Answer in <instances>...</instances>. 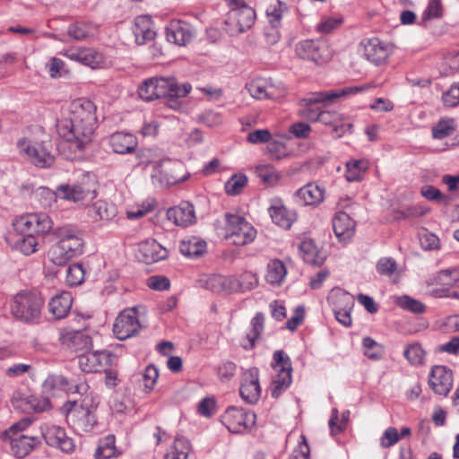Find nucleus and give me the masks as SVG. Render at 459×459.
<instances>
[{"instance_id": "3c124183", "label": "nucleus", "mask_w": 459, "mask_h": 459, "mask_svg": "<svg viewBox=\"0 0 459 459\" xmlns=\"http://www.w3.org/2000/svg\"><path fill=\"white\" fill-rule=\"evenodd\" d=\"M457 281H459V268L441 270L435 277L436 284L447 288Z\"/></svg>"}, {"instance_id": "2f4dec72", "label": "nucleus", "mask_w": 459, "mask_h": 459, "mask_svg": "<svg viewBox=\"0 0 459 459\" xmlns=\"http://www.w3.org/2000/svg\"><path fill=\"white\" fill-rule=\"evenodd\" d=\"M299 251L303 260L313 265H322L326 258L325 252L319 249L314 240L310 238L305 239L300 243Z\"/></svg>"}, {"instance_id": "9b49d317", "label": "nucleus", "mask_w": 459, "mask_h": 459, "mask_svg": "<svg viewBox=\"0 0 459 459\" xmlns=\"http://www.w3.org/2000/svg\"><path fill=\"white\" fill-rule=\"evenodd\" d=\"M256 415L236 406H230L221 415V422L231 433H244L255 426Z\"/></svg>"}, {"instance_id": "393cba45", "label": "nucleus", "mask_w": 459, "mask_h": 459, "mask_svg": "<svg viewBox=\"0 0 459 459\" xmlns=\"http://www.w3.org/2000/svg\"><path fill=\"white\" fill-rule=\"evenodd\" d=\"M166 37L169 42L186 46L191 41L193 34L186 22L171 21L166 28Z\"/></svg>"}, {"instance_id": "1a4fd4ad", "label": "nucleus", "mask_w": 459, "mask_h": 459, "mask_svg": "<svg viewBox=\"0 0 459 459\" xmlns=\"http://www.w3.org/2000/svg\"><path fill=\"white\" fill-rule=\"evenodd\" d=\"M227 238L236 246H245L251 243L255 236L256 230L247 222L245 218L236 214H226Z\"/></svg>"}, {"instance_id": "c756f323", "label": "nucleus", "mask_w": 459, "mask_h": 459, "mask_svg": "<svg viewBox=\"0 0 459 459\" xmlns=\"http://www.w3.org/2000/svg\"><path fill=\"white\" fill-rule=\"evenodd\" d=\"M13 404L15 409L21 410L24 412H40L46 411L50 407L48 398H39L34 395L23 397V398H13Z\"/></svg>"}, {"instance_id": "4d7b16f0", "label": "nucleus", "mask_w": 459, "mask_h": 459, "mask_svg": "<svg viewBox=\"0 0 459 459\" xmlns=\"http://www.w3.org/2000/svg\"><path fill=\"white\" fill-rule=\"evenodd\" d=\"M138 94L141 99L147 101L158 99L154 78L145 80L143 83L139 87Z\"/></svg>"}, {"instance_id": "8fccbe9b", "label": "nucleus", "mask_w": 459, "mask_h": 459, "mask_svg": "<svg viewBox=\"0 0 459 459\" xmlns=\"http://www.w3.org/2000/svg\"><path fill=\"white\" fill-rule=\"evenodd\" d=\"M250 95L257 100L273 99L272 87H267L263 81H254L247 86Z\"/></svg>"}, {"instance_id": "052dcab7", "label": "nucleus", "mask_w": 459, "mask_h": 459, "mask_svg": "<svg viewBox=\"0 0 459 459\" xmlns=\"http://www.w3.org/2000/svg\"><path fill=\"white\" fill-rule=\"evenodd\" d=\"M159 377V371L158 368L151 364L148 365L143 372V385L147 392H151L156 384V381Z\"/></svg>"}, {"instance_id": "7c9ffc66", "label": "nucleus", "mask_w": 459, "mask_h": 459, "mask_svg": "<svg viewBox=\"0 0 459 459\" xmlns=\"http://www.w3.org/2000/svg\"><path fill=\"white\" fill-rule=\"evenodd\" d=\"M73 304V298L70 292L63 291L54 296L49 303L50 313L57 319L64 318L69 313Z\"/></svg>"}, {"instance_id": "c85d7f7f", "label": "nucleus", "mask_w": 459, "mask_h": 459, "mask_svg": "<svg viewBox=\"0 0 459 459\" xmlns=\"http://www.w3.org/2000/svg\"><path fill=\"white\" fill-rule=\"evenodd\" d=\"M133 33L135 37V42L138 45H144L152 40L156 32L152 28V22L147 15L137 16L134 19Z\"/></svg>"}, {"instance_id": "b1692460", "label": "nucleus", "mask_w": 459, "mask_h": 459, "mask_svg": "<svg viewBox=\"0 0 459 459\" xmlns=\"http://www.w3.org/2000/svg\"><path fill=\"white\" fill-rule=\"evenodd\" d=\"M167 218L178 226L187 227L195 222L194 206L188 202H182L167 211Z\"/></svg>"}, {"instance_id": "338daca9", "label": "nucleus", "mask_w": 459, "mask_h": 459, "mask_svg": "<svg viewBox=\"0 0 459 459\" xmlns=\"http://www.w3.org/2000/svg\"><path fill=\"white\" fill-rule=\"evenodd\" d=\"M247 141L254 144L264 143L272 139V134L268 129H258L250 132L247 137Z\"/></svg>"}, {"instance_id": "f3484780", "label": "nucleus", "mask_w": 459, "mask_h": 459, "mask_svg": "<svg viewBox=\"0 0 459 459\" xmlns=\"http://www.w3.org/2000/svg\"><path fill=\"white\" fill-rule=\"evenodd\" d=\"M429 385L435 394L446 396L453 386V376L446 366H434L431 369Z\"/></svg>"}, {"instance_id": "39448f33", "label": "nucleus", "mask_w": 459, "mask_h": 459, "mask_svg": "<svg viewBox=\"0 0 459 459\" xmlns=\"http://www.w3.org/2000/svg\"><path fill=\"white\" fill-rule=\"evenodd\" d=\"M368 86H352L345 87L338 90H332L327 91L314 92L300 100L299 103L301 108L299 109V115L311 121L318 122L321 111L318 108H315L314 105L318 103H332L338 98L355 94L362 91L364 89H368Z\"/></svg>"}, {"instance_id": "20e7f679", "label": "nucleus", "mask_w": 459, "mask_h": 459, "mask_svg": "<svg viewBox=\"0 0 459 459\" xmlns=\"http://www.w3.org/2000/svg\"><path fill=\"white\" fill-rule=\"evenodd\" d=\"M99 403V397L91 394L80 403L77 401L67 403L65 405L67 422L80 434L91 431L97 423L94 412Z\"/></svg>"}, {"instance_id": "c9c22d12", "label": "nucleus", "mask_w": 459, "mask_h": 459, "mask_svg": "<svg viewBox=\"0 0 459 459\" xmlns=\"http://www.w3.org/2000/svg\"><path fill=\"white\" fill-rule=\"evenodd\" d=\"M290 13V7L285 2L276 0L266 9V15L269 23L273 29H277L281 25V19Z\"/></svg>"}, {"instance_id": "dca6fc26", "label": "nucleus", "mask_w": 459, "mask_h": 459, "mask_svg": "<svg viewBox=\"0 0 459 459\" xmlns=\"http://www.w3.org/2000/svg\"><path fill=\"white\" fill-rule=\"evenodd\" d=\"M113 357L108 351H90L79 356V366L83 372H98L112 364Z\"/></svg>"}, {"instance_id": "13d9d810", "label": "nucleus", "mask_w": 459, "mask_h": 459, "mask_svg": "<svg viewBox=\"0 0 459 459\" xmlns=\"http://www.w3.org/2000/svg\"><path fill=\"white\" fill-rule=\"evenodd\" d=\"M397 304L403 309L420 314L424 312L425 306L419 300L411 299L408 296L400 297Z\"/></svg>"}, {"instance_id": "603ef678", "label": "nucleus", "mask_w": 459, "mask_h": 459, "mask_svg": "<svg viewBox=\"0 0 459 459\" xmlns=\"http://www.w3.org/2000/svg\"><path fill=\"white\" fill-rule=\"evenodd\" d=\"M459 71V51L448 53L440 66V73L448 76Z\"/></svg>"}, {"instance_id": "5701e85b", "label": "nucleus", "mask_w": 459, "mask_h": 459, "mask_svg": "<svg viewBox=\"0 0 459 459\" xmlns=\"http://www.w3.org/2000/svg\"><path fill=\"white\" fill-rule=\"evenodd\" d=\"M138 254L143 263L152 264L165 259L168 251L155 239H148L139 245Z\"/></svg>"}, {"instance_id": "f257e3e1", "label": "nucleus", "mask_w": 459, "mask_h": 459, "mask_svg": "<svg viewBox=\"0 0 459 459\" xmlns=\"http://www.w3.org/2000/svg\"><path fill=\"white\" fill-rule=\"evenodd\" d=\"M96 106L88 99H77L69 105L66 117L57 119L58 135L69 143L70 148L82 151L92 141L96 128Z\"/></svg>"}, {"instance_id": "9d476101", "label": "nucleus", "mask_w": 459, "mask_h": 459, "mask_svg": "<svg viewBox=\"0 0 459 459\" xmlns=\"http://www.w3.org/2000/svg\"><path fill=\"white\" fill-rule=\"evenodd\" d=\"M88 389L89 385L83 376L68 379L62 375H49L42 384V390L45 394H51L56 390H61L83 395Z\"/></svg>"}, {"instance_id": "de8ad7c7", "label": "nucleus", "mask_w": 459, "mask_h": 459, "mask_svg": "<svg viewBox=\"0 0 459 459\" xmlns=\"http://www.w3.org/2000/svg\"><path fill=\"white\" fill-rule=\"evenodd\" d=\"M247 184V177L245 174H234L225 183V192L229 195H237L240 194Z\"/></svg>"}, {"instance_id": "6ab92c4d", "label": "nucleus", "mask_w": 459, "mask_h": 459, "mask_svg": "<svg viewBox=\"0 0 459 459\" xmlns=\"http://www.w3.org/2000/svg\"><path fill=\"white\" fill-rule=\"evenodd\" d=\"M158 99L163 97L183 98L191 91L189 83L178 85L172 77H153Z\"/></svg>"}, {"instance_id": "423d86ee", "label": "nucleus", "mask_w": 459, "mask_h": 459, "mask_svg": "<svg viewBox=\"0 0 459 459\" xmlns=\"http://www.w3.org/2000/svg\"><path fill=\"white\" fill-rule=\"evenodd\" d=\"M17 147L28 161L37 168L49 169L55 163L56 157L53 153V145L48 138L40 141L22 138L18 141Z\"/></svg>"}, {"instance_id": "72a5a7b5", "label": "nucleus", "mask_w": 459, "mask_h": 459, "mask_svg": "<svg viewBox=\"0 0 459 459\" xmlns=\"http://www.w3.org/2000/svg\"><path fill=\"white\" fill-rule=\"evenodd\" d=\"M206 242L195 236H189L180 241L179 251L185 256L199 257L206 251Z\"/></svg>"}, {"instance_id": "4c0bfd02", "label": "nucleus", "mask_w": 459, "mask_h": 459, "mask_svg": "<svg viewBox=\"0 0 459 459\" xmlns=\"http://www.w3.org/2000/svg\"><path fill=\"white\" fill-rule=\"evenodd\" d=\"M286 274V267L281 260L274 259L267 264L265 279L270 284L280 285L284 280Z\"/></svg>"}, {"instance_id": "cd10ccee", "label": "nucleus", "mask_w": 459, "mask_h": 459, "mask_svg": "<svg viewBox=\"0 0 459 459\" xmlns=\"http://www.w3.org/2000/svg\"><path fill=\"white\" fill-rule=\"evenodd\" d=\"M8 437L10 438L11 449L15 456L19 458L26 456L40 444V439L34 436L12 434Z\"/></svg>"}, {"instance_id": "6e6d98bb", "label": "nucleus", "mask_w": 459, "mask_h": 459, "mask_svg": "<svg viewBox=\"0 0 459 459\" xmlns=\"http://www.w3.org/2000/svg\"><path fill=\"white\" fill-rule=\"evenodd\" d=\"M266 152L271 160H280L288 156L285 143L278 140H270L266 146Z\"/></svg>"}, {"instance_id": "f03ea898", "label": "nucleus", "mask_w": 459, "mask_h": 459, "mask_svg": "<svg viewBox=\"0 0 459 459\" xmlns=\"http://www.w3.org/2000/svg\"><path fill=\"white\" fill-rule=\"evenodd\" d=\"M13 232L7 237L10 246L25 255L38 250L37 236L45 235L53 229V221L46 213H29L13 222Z\"/></svg>"}, {"instance_id": "a18cd8bd", "label": "nucleus", "mask_w": 459, "mask_h": 459, "mask_svg": "<svg viewBox=\"0 0 459 459\" xmlns=\"http://www.w3.org/2000/svg\"><path fill=\"white\" fill-rule=\"evenodd\" d=\"M426 352L421 345L418 342L409 344L404 351L403 356L412 366H420L424 364Z\"/></svg>"}, {"instance_id": "473e14b6", "label": "nucleus", "mask_w": 459, "mask_h": 459, "mask_svg": "<svg viewBox=\"0 0 459 459\" xmlns=\"http://www.w3.org/2000/svg\"><path fill=\"white\" fill-rule=\"evenodd\" d=\"M325 191L315 183H308L296 192L297 198L304 205H317L324 200Z\"/></svg>"}, {"instance_id": "09e8293b", "label": "nucleus", "mask_w": 459, "mask_h": 459, "mask_svg": "<svg viewBox=\"0 0 459 459\" xmlns=\"http://www.w3.org/2000/svg\"><path fill=\"white\" fill-rule=\"evenodd\" d=\"M455 131V122L453 118H443L432 128V136L435 139H444Z\"/></svg>"}, {"instance_id": "58836bf2", "label": "nucleus", "mask_w": 459, "mask_h": 459, "mask_svg": "<svg viewBox=\"0 0 459 459\" xmlns=\"http://www.w3.org/2000/svg\"><path fill=\"white\" fill-rule=\"evenodd\" d=\"M192 447L188 439L183 437H177L173 446L164 459H187Z\"/></svg>"}, {"instance_id": "7ed1b4c3", "label": "nucleus", "mask_w": 459, "mask_h": 459, "mask_svg": "<svg viewBox=\"0 0 459 459\" xmlns=\"http://www.w3.org/2000/svg\"><path fill=\"white\" fill-rule=\"evenodd\" d=\"M53 235L58 240L50 247L48 256L54 264L65 265L82 254L84 241L78 230L70 226L58 227L53 230Z\"/></svg>"}, {"instance_id": "0e129e2a", "label": "nucleus", "mask_w": 459, "mask_h": 459, "mask_svg": "<svg viewBox=\"0 0 459 459\" xmlns=\"http://www.w3.org/2000/svg\"><path fill=\"white\" fill-rule=\"evenodd\" d=\"M443 15V5L440 0H431L423 13L424 19H438Z\"/></svg>"}, {"instance_id": "69168bd1", "label": "nucleus", "mask_w": 459, "mask_h": 459, "mask_svg": "<svg viewBox=\"0 0 459 459\" xmlns=\"http://www.w3.org/2000/svg\"><path fill=\"white\" fill-rule=\"evenodd\" d=\"M147 286L154 290H166L170 287L169 280L161 275H153L147 279Z\"/></svg>"}, {"instance_id": "774afa93", "label": "nucleus", "mask_w": 459, "mask_h": 459, "mask_svg": "<svg viewBox=\"0 0 459 459\" xmlns=\"http://www.w3.org/2000/svg\"><path fill=\"white\" fill-rule=\"evenodd\" d=\"M102 61V56L91 48H83L82 65L96 67Z\"/></svg>"}, {"instance_id": "f8f14e48", "label": "nucleus", "mask_w": 459, "mask_h": 459, "mask_svg": "<svg viewBox=\"0 0 459 459\" xmlns=\"http://www.w3.org/2000/svg\"><path fill=\"white\" fill-rule=\"evenodd\" d=\"M297 55L302 58L322 65L331 58V50L325 39H306L296 46Z\"/></svg>"}, {"instance_id": "0eeeda50", "label": "nucleus", "mask_w": 459, "mask_h": 459, "mask_svg": "<svg viewBox=\"0 0 459 459\" xmlns=\"http://www.w3.org/2000/svg\"><path fill=\"white\" fill-rule=\"evenodd\" d=\"M43 300L30 291H22L16 294L11 304L12 315L23 322H31L40 316Z\"/></svg>"}, {"instance_id": "4be33fe9", "label": "nucleus", "mask_w": 459, "mask_h": 459, "mask_svg": "<svg viewBox=\"0 0 459 459\" xmlns=\"http://www.w3.org/2000/svg\"><path fill=\"white\" fill-rule=\"evenodd\" d=\"M268 212L273 221L283 229H290L297 219V213L288 210L281 199L272 200Z\"/></svg>"}, {"instance_id": "680f3d73", "label": "nucleus", "mask_w": 459, "mask_h": 459, "mask_svg": "<svg viewBox=\"0 0 459 459\" xmlns=\"http://www.w3.org/2000/svg\"><path fill=\"white\" fill-rule=\"evenodd\" d=\"M400 440L399 432L396 428H387L380 437V446L383 448H388L394 446Z\"/></svg>"}, {"instance_id": "e433bc0d", "label": "nucleus", "mask_w": 459, "mask_h": 459, "mask_svg": "<svg viewBox=\"0 0 459 459\" xmlns=\"http://www.w3.org/2000/svg\"><path fill=\"white\" fill-rule=\"evenodd\" d=\"M232 9L236 13L237 22H238V26L240 27L238 30V31L244 32L253 26L255 19V12L253 8L247 4H241L232 7Z\"/></svg>"}, {"instance_id": "c03bdc74", "label": "nucleus", "mask_w": 459, "mask_h": 459, "mask_svg": "<svg viewBox=\"0 0 459 459\" xmlns=\"http://www.w3.org/2000/svg\"><path fill=\"white\" fill-rule=\"evenodd\" d=\"M116 455L115 437L108 435L100 441L99 446L95 452V457L97 459H110Z\"/></svg>"}, {"instance_id": "ea45409f", "label": "nucleus", "mask_w": 459, "mask_h": 459, "mask_svg": "<svg viewBox=\"0 0 459 459\" xmlns=\"http://www.w3.org/2000/svg\"><path fill=\"white\" fill-rule=\"evenodd\" d=\"M89 212L96 221L110 220L116 215L117 209L113 204L100 200L94 203V204L90 208Z\"/></svg>"}, {"instance_id": "bb28decb", "label": "nucleus", "mask_w": 459, "mask_h": 459, "mask_svg": "<svg viewBox=\"0 0 459 459\" xmlns=\"http://www.w3.org/2000/svg\"><path fill=\"white\" fill-rule=\"evenodd\" d=\"M333 229L341 242H347L354 235L355 222L346 212H339L333 219Z\"/></svg>"}, {"instance_id": "e2e57ef3", "label": "nucleus", "mask_w": 459, "mask_h": 459, "mask_svg": "<svg viewBox=\"0 0 459 459\" xmlns=\"http://www.w3.org/2000/svg\"><path fill=\"white\" fill-rule=\"evenodd\" d=\"M442 100L446 107H456L459 104V83L452 84L451 87L443 93Z\"/></svg>"}, {"instance_id": "aec40b11", "label": "nucleus", "mask_w": 459, "mask_h": 459, "mask_svg": "<svg viewBox=\"0 0 459 459\" xmlns=\"http://www.w3.org/2000/svg\"><path fill=\"white\" fill-rule=\"evenodd\" d=\"M42 436L48 446L59 448L63 452L70 453L74 449L73 439L67 437L65 429L61 427L47 426L42 429Z\"/></svg>"}, {"instance_id": "a211bd4d", "label": "nucleus", "mask_w": 459, "mask_h": 459, "mask_svg": "<svg viewBox=\"0 0 459 459\" xmlns=\"http://www.w3.org/2000/svg\"><path fill=\"white\" fill-rule=\"evenodd\" d=\"M241 398L247 403H255L261 395L259 385L258 369L251 368L243 376L239 388Z\"/></svg>"}, {"instance_id": "49530a36", "label": "nucleus", "mask_w": 459, "mask_h": 459, "mask_svg": "<svg viewBox=\"0 0 459 459\" xmlns=\"http://www.w3.org/2000/svg\"><path fill=\"white\" fill-rule=\"evenodd\" d=\"M364 355L372 360H379L384 354V347L371 337L362 339Z\"/></svg>"}, {"instance_id": "4468645a", "label": "nucleus", "mask_w": 459, "mask_h": 459, "mask_svg": "<svg viewBox=\"0 0 459 459\" xmlns=\"http://www.w3.org/2000/svg\"><path fill=\"white\" fill-rule=\"evenodd\" d=\"M41 193L49 196L51 200L60 198L73 202L93 199L96 196L95 191L86 188L82 185L62 184L56 187L55 192L44 187Z\"/></svg>"}, {"instance_id": "a19ab883", "label": "nucleus", "mask_w": 459, "mask_h": 459, "mask_svg": "<svg viewBox=\"0 0 459 459\" xmlns=\"http://www.w3.org/2000/svg\"><path fill=\"white\" fill-rule=\"evenodd\" d=\"M368 169L367 160H352L346 162L345 178L349 182L359 181Z\"/></svg>"}, {"instance_id": "ddd939ff", "label": "nucleus", "mask_w": 459, "mask_h": 459, "mask_svg": "<svg viewBox=\"0 0 459 459\" xmlns=\"http://www.w3.org/2000/svg\"><path fill=\"white\" fill-rule=\"evenodd\" d=\"M140 329L141 325L134 308H127L120 312L113 325V333L119 340L136 335Z\"/></svg>"}, {"instance_id": "5fc2aeb1", "label": "nucleus", "mask_w": 459, "mask_h": 459, "mask_svg": "<svg viewBox=\"0 0 459 459\" xmlns=\"http://www.w3.org/2000/svg\"><path fill=\"white\" fill-rule=\"evenodd\" d=\"M84 269L81 264L69 265L66 272V282L69 286H77L84 280Z\"/></svg>"}, {"instance_id": "79ce46f5", "label": "nucleus", "mask_w": 459, "mask_h": 459, "mask_svg": "<svg viewBox=\"0 0 459 459\" xmlns=\"http://www.w3.org/2000/svg\"><path fill=\"white\" fill-rule=\"evenodd\" d=\"M255 174L263 183L269 186L277 185L281 177L280 172L270 164L257 166L255 168Z\"/></svg>"}, {"instance_id": "412c9836", "label": "nucleus", "mask_w": 459, "mask_h": 459, "mask_svg": "<svg viewBox=\"0 0 459 459\" xmlns=\"http://www.w3.org/2000/svg\"><path fill=\"white\" fill-rule=\"evenodd\" d=\"M108 144L115 153L131 154L135 152L138 141L132 134L115 132L108 137Z\"/></svg>"}, {"instance_id": "a878e982", "label": "nucleus", "mask_w": 459, "mask_h": 459, "mask_svg": "<svg viewBox=\"0 0 459 459\" xmlns=\"http://www.w3.org/2000/svg\"><path fill=\"white\" fill-rule=\"evenodd\" d=\"M59 340L62 344L75 351H87L91 345V337L82 331L63 330Z\"/></svg>"}, {"instance_id": "f704fd0d", "label": "nucleus", "mask_w": 459, "mask_h": 459, "mask_svg": "<svg viewBox=\"0 0 459 459\" xmlns=\"http://www.w3.org/2000/svg\"><path fill=\"white\" fill-rule=\"evenodd\" d=\"M251 329L246 334L245 340L247 342H242L241 346L243 349L248 351L252 350L255 346V341L259 339L261 333L264 331V316L262 313H257L250 322Z\"/></svg>"}, {"instance_id": "2eb2a0df", "label": "nucleus", "mask_w": 459, "mask_h": 459, "mask_svg": "<svg viewBox=\"0 0 459 459\" xmlns=\"http://www.w3.org/2000/svg\"><path fill=\"white\" fill-rule=\"evenodd\" d=\"M360 45L364 57L375 65L386 64L393 53L392 46L377 38L365 39Z\"/></svg>"}, {"instance_id": "37998d69", "label": "nucleus", "mask_w": 459, "mask_h": 459, "mask_svg": "<svg viewBox=\"0 0 459 459\" xmlns=\"http://www.w3.org/2000/svg\"><path fill=\"white\" fill-rule=\"evenodd\" d=\"M342 299L344 303L343 307H334L333 313L336 320L342 325L349 327L351 325L352 320L351 316V310L353 307V301L351 297L346 294L342 295Z\"/></svg>"}, {"instance_id": "6e6552de", "label": "nucleus", "mask_w": 459, "mask_h": 459, "mask_svg": "<svg viewBox=\"0 0 459 459\" xmlns=\"http://www.w3.org/2000/svg\"><path fill=\"white\" fill-rule=\"evenodd\" d=\"M273 367L277 372L271 385V394L278 398L291 384V361L282 351H276L273 354Z\"/></svg>"}, {"instance_id": "bf43d9fd", "label": "nucleus", "mask_w": 459, "mask_h": 459, "mask_svg": "<svg viewBox=\"0 0 459 459\" xmlns=\"http://www.w3.org/2000/svg\"><path fill=\"white\" fill-rule=\"evenodd\" d=\"M397 268V264L391 257L380 258L376 265V270L380 275L392 276Z\"/></svg>"}, {"instance_id": "864d4df0", "label": "nucleus", "mask_w": 459, "mask_h": 459, "mask_svg": "<svg viewBox=\"0 0 459 459\" xmlns=\"http://www.w3.org/2000/svg\"><path fill=\"white\" fill-rule=\"evenodd\" d=\"M421 195L429 201H435L438 204L448 205L451 203V197L444 195L433 186H425L420 190Z\"/></svg>"}]
</instances>
